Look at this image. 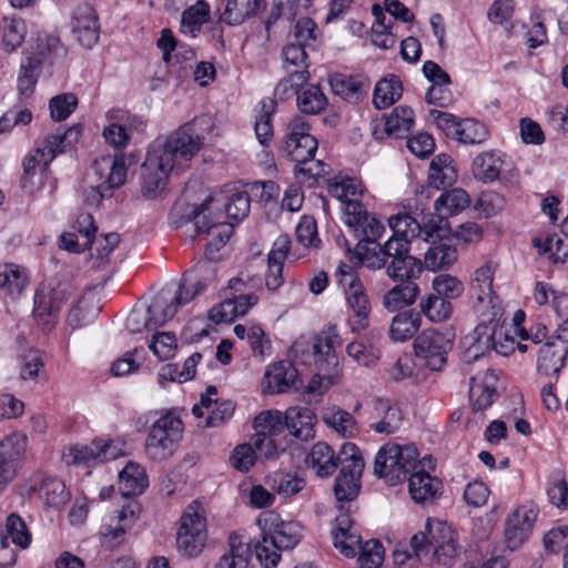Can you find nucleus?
Segmentation results:
<instances>
[{
	"instance_id": "f257e3e1",
	"label": "nucleus",
	"mask_w": 568,
	"mask_h": 568,
	"mask_svg": "<svg viewBox=\"0 0 568 568\" xmlns=\"http://www.w3.org/2000/svg\"><path fill=\"white\" fill-rule=\"evenodd\" d=\"M212 126L211 118L200 115L181 125L164 139H156L150 146L141 168L142 194L148 199H156L164 192L169 176L189 168L192 159L199 153L204 138L199 130Z\"/></svg>"
},
{
	"instance_id": "f03ea898",
	"label": "nucleus",
	"mask_w": 568,
	"mask_h": 568,
	"mask_svg": "<svg viewBox=\"0 0 568 568\" xmlns=\"http://www.w3.org/2000/svg\"><path fill=\"white\" fill-rule=\"evenodd\" d=\"M415 555L430 566L453 567L464 548L459 544L458 532L442 521L427 520L425 530L410 539Z\"/></svg>"
},
{
	"instance_id": "7ed1b4c3",
	"label": "nucleus",
	"mask_w": 568,
	"mask_h": 568,
	"mask_svg": "<svg viewBox=\"0 0 568 568\" xmlns=\"http://www.w3.org/2000/svg\"><path fill=\"white\" fill-rule=\"evenodd\" d=\"M257 525L262 530L255 545V555L263 568H274L281 560V551L294 548L300 539V528L294 521H284L275 511L258 516Z\"/></svg>"
},
{
	"instance_id": "20e7f679",
	"label": "nucleus",
	"mask_w": 568,
	"mask_h": 568,
	"mask_svg": "<svg viewBox=\"0 0 568 568\" xmlns=\"http://www.w3.org/2000/svg\"><path fill=\"white\" fill-rule=\"evenodd\" d=\"M335 277L352 312L347 321L351 331L357 333L366 329L369 326L372 304L363 282L353 266L343 262L338 264Z\"/></svg>"
},
{
	"instance_id": "39448f33",
	"label": "nucleus",
	"mask_w": 568,
	"mask_h": 568,
	"mask_svg": "<svg viewBox=\"0 0 568 568\" xmlns=\"http://www.w3.org/2000/svg\"><path fill=\"white\" fill-rule=\"evenodd\" d=\"M183 422L178 414L169 410L150 427L145 439V454L154 462L171 458L183 437Z\"/></svg>"
},
{
	"instance_id": "423d86ee",
	"label": "nucleus",
	"mask_w": 568,
	"mask_h": 568,
	"mask_svg": "<svg viewBox=\"0 0 568 568\" xmlns=\"http://www.w3.org/2000/svg\"><path fill=\"white\" fill-rule=\"evenodd\" d=\"M419 466L418 450L415 446L387 443L379 448L375 456L374 473L392 485H396L405 480L410 471Z\"/></svg>"
},
{
	"instance_id": "0eeeda50",
	"label": "nucleus",
	"mask_w": 568,
	"mask_h": 568,
	"mask_svg": "<svg viewBox=\"0 0 568 568\" xmlns=\"http://www.w3.org/2000/svg\"><path fill=\"white\" fill-rule=\"evenodd\" d=\"M334 493L339 501L353 500L361 489V476L365 467L359 448L353 443H344L337 453V468Z\"/></svg>"
},
{
	"instance_id": "6e6552de",
	"label": "nucleus",
	"mask_w": 568,
	"mask_h": 568,
	"mask_svg": "<svg viewBox=\"0 0 568 568\" xmlns=\"http://www.w3.org/2000/svg\"><path fill=\"white\" fill-rule=\"evenodd\" d=\"M176 536L178 550L187 557L199 556L206 541V519L201 504H190L182 517Z\"/></svg>"
},
{
	"instance_id": "1a4fd4ad",
	"label": "nucleus",
	"mask_w": 568,
	"mask_h": 568,
	"mask_svg": "<svg viewBox=\"0 0 568 568\" xmlns=\"http://www.w3.org/2000/svg\"><path fill=\"white\" fill-rule=\"evenodd\" d=\"M342 344L343 341L336 326L324 328L313 339L314 364L322 376L327 378L329 383H334L342 371L341 358L337 353Z\"/></svg>"
},
{
	"instance_id": "9d476101",
	"label": "nucleus",
	"mask_w": 568,
	"mask_h": 568,
	"mask_svg": "<svg viewBox=\"0 0 568 568\" xmlns=\"http://www.w3.org/2000/svg\"><path fill=\"white\" fill-rule=\"evenodd\" d=\"M73 288L69 282L41 285L34 295L33 315L43 328L52 327L64 303L72 296Z\"/></svg>"
},
{
	"instance_id": "9b49d317",
	"label": "nucleus",
	"mask_w": 568,
	"mask_h": 568,
	"mask_svg": "<svg viewBox=\"0 0 568 568\" xmlns=\"http://www.w3.org/2000/svg\"><path fill=\"white\" fill-rule=\"evenodd\" d=\"M454 338L455 334L450 329H425L414 341L415 354L432 371H439L453 348Z\"/></svg>"
},
{
	"instance_id": "f8f14e48",
	"label": "nucleus",
	"mask_w": 568,
	"mask_h": 568,
	"mask_svg": "<svg viewBox=\"0 0 568 568\" xmlns=\"http://www.w3.org/2000/svg\"><path fill=\"white\" fill-rule=\"evenodd\" d=\"M213 197H206L200 205H193L190 211L182 216V221L176 227L182 226L183 223L192 222L196 235L209 234L211 240L206 243V248L211 252L219 251L230 240L232 233L231 224L215 223L209 216L210 204Z\"/></svg>"
},
{
	"instance_id": "ddd939ff",
	"label": "nucleus",
	"mask_w": 568,
	"mask_h": 568,
	"mask_svg": "<svg viewBox=\"0 0 568 568\" xmlns=\"http://www.w3.org/2000/svg\"><path fill=\"white\" fill-rule=\"evenodd\" d=\"M92 171L99 183L85 192L92 193L98 200L111 196L112 190L120 187L126 179V165L122 154H108L97 159L92 164Z\"/></svg>"
},
{
	"instance_id": "4468645a",
	"label": "nucleus",
	"mask_w": 568,
	"mask_h": 568,
	"mask_svg": "<svg viewBox=\"0 0 568 568\" xmlns=\"http://www.w3.org/2000/svg\"><path fill=\"white\" fill-rule=\"evenodd\" d=\"M539 516V508L529 501L514 508L505 520V542L508 549L520 548L530 537Z\"/></svg>"
},
{
	"instance_id": "2eb2a0df",
	"label": "nucleus",
	"mask_w": 568,
	"mask_h": 568,
	"mask_svg": "<svg viewBox=\"0 0 568 568\" xmlns=\"http://www.w3.org/2000/svg\"><path fill=\"white\" fill-rule=\"evenodd\" d=\"M284 151L296 163L295 166L314 159L317 140L310 134V126L302 118H296L290 123L284 141Z\"/></svg>"
},
{
	"instance_id": "dca6fc26",
	"label": "nucleus",
	"mask_w": 568,
	"mask_h": 568,
	"mask_svg": "<svg viewBox=\"0 0 568 568\" xmlns=\"http://www.w3.org/2000/svg\"><path fill=\"white\" fill-rule=\"evenodd\" d=\"M343 221L357 242L378 241L385 226L373 215L368 214L362 202H351L343 209Z\"/></svg>"
},
{
	"instance_id": "f3484780",
	"label": "nucleus",
	"mask_w": 568,
	"mask_h": 568,
	"mask_svg": "<svg viewBox=\"0 0 568 568\" xmlns=\"http://www.w3.org/2000/svg\"><path fill=\"white\" fill-rule=\"evenodd\" d=\"M27 449V437L11 434L0 442V488L11 481Z\"/></svg>"
},
{
	"instance_id": "a211bd4d",
	"label": "nucleus",
	"mask_w": 568,
	"mask_h": 568,
	"mask_svg": "<svg viewBox=\"0 0 568 568\" xmlns=\"http://www.w3.org/2000/svg\"><path fill=\"white\" fill-rule=\"evenodd\" d=\"M71 32L75 40L85 49L95 45L100 38V23L94 9L88 4H80L73 12Z\"/></svg>"
},
{
	"instance_id": "6ab92c4d",
	"label": "nucleus",
	"mask_w": 568,
	"mask_h": 568,
	"mask_svg": "<svg viewBox=\"0 0 568 568\" xmlns=\"http://www.w3.org/2000/svg\"><path fill=\"white\" fill-rule=\"evenodd\" d=\"M119 455L118 448L111 442L97 440L90 446L75 445L65 455L68 464L104 463L115 459Z\"/></svg>"
},
{
	"instance_id": "aec40b11",
	"label": "nucleus",
	"mask_w": 568,
	"mask_h": 568,
	"mask_svg": "<svg viewBox=\"0 0 568 568\" xmlns=\"http://www.w3.org/2000/svg\"><path fill=\"white\" fill-rule=\"evenodd\" d=\"M457 170L453 164V159L446 153H439L433 158L428 170V186H423L420 194L430 196V187L437 190L452 186L457 181Z\"/></svg>"
},
{
	"instance_id": "412c9836",
	"label": "nucleus",
	"mask_w": 568,
	"mask_h": 568,
	"mask_svg": "<svg viewBox=\"0 0 568 568\" xmlns=\"http://www.w3.org/2000/svg\"><path fill=\"white\" fill-rule=\"evenodd\" d=\"M353 520L348 514H341L335 519L333 529V544L342 555L353 558L363 547L361 536L352 531Z\"/></svg>"
},
{
	"instance_id": "4be33fe9",
	"label": "nucleus",
	"mask_w": 568,
	"mask_h": 568,
	"mask_svg": "<svg viewBox=\"0 0 568 568\" xmlns=\"http://www.w3.org/2000/svg\"><path fill=\"white\" fill-rule=\"evenodd\" d=\"M568 357V346L559 345L556 342H547L540 346L537 356V369L540 374L549 377H555V383L558 375L566 364Z\"/></svg>"
},
{
	"instance_id": "5701e85b",
	"label": "nucleus",
	"mask_w": 568,
	"mask_h": 568,
	"mask_svg": "<svg viewBox=\"0 0 568 568\" xmlns=\"http://www.w3.org/2000/svg\"><path fill=\"white\" fill-rule=\"evenodd\" d=\"M252 555L247 538L231 532L227 538V549L220 557L214 568H247Z\"/></svg>"
},
{
	"instance_id": "b1692460",
	"label": "nucleus",
	"mask_w": 568,
	"mask_h": 568,
	"mask_svg": "<svg viewBox=\"0 0 568 568\" xmlns=\"http://www.w3.org/2000/svg\"><path fill=\"white\" fill-rule=\"evenodd\" d=\"M329 85L334 94L347 102L356 103L366 97L371 83L363 77L335 73L329 77Z\"/></svg>"
},
{
	"instance_id": "393cba45",
	"label": "nucleus",
	"mask_w": 568,
	"mask_h": 568,
	"mask_svg": "<svg viewBox=\"0 0 568 568\" xmlns=\"http://www.w3.org/2000/svg\"><path fill=\"white\" fill-rule=\"evenodd\" d=\"M264 378L266 389L271 394L285 393L292 387L297 388V369L287 361H280L268 367Z\"/></svg>"
},
{
	"instance_id": "a878e982",
	"label": "nucleus",
	"mask_w": 568,
	"mask_h": 568,
	"mask_svg": "<svg viewBox=\"0 0 568 568\" xmlns=\"http://www.w3.org/2000/svg\"><path fill=\"white\" fill-rule=\"evenodd\" d=\"M67 55V49L59 37L48 33H39L36 39V45L27 57H33L39 60L40 67H53L57 61Z\"/></svg>"
},
{
	"instance_id": "bb28decb",
	"label": "nucleus",
	"mask_w": 568,
	"mask_h": 568,
	"mask_svg": "<svg viewBox=\"0 0 568 568\" xmlns=\"http://www.w3.org/2000/svg\"><path fill=\"white\" fill-rule=\"evenodd\" d=\"M374 418L371 427L378 434L390 435L400 428L403 415L400 409L388 399L376 398L374 400Z\"/></svg>"
},
{
	"instance_id": "cd10ccee",
	"label": "nucleus",
	"mask_w": 568,
	"mask_h": 568,
	"mask_svg": "<svg viewBox=\"0 0 568 568\" xmlns=\"http://www.w3.org/2000/svg\"><path fill=\"white\" fill-rule=\"evenodd\" d=\"M316 415L310 407L294 406L286 409V428L304 442L315 437Z\"/></svg>"
},
{
	"instance_id": "c85d7f7f",
	"label": "nucleus",
	"mask_w": 568,
	"mask_h": 568,
	"mask_svg": "<svg viewBox=\"0 0 568 568\" xmlns=\"http://www.w3.org/2000/svg\"><path fill=\"white\" fill-rule=\"evenodd\" d=\"M307 466L321 478L331 477L337 469V454L324 443H315L306 457Z\"/></svg>"
},
{
	"instance_id": "c756f323",
	"label": "nucleus",
	"mask_w": 568,
	"mask_h": 568,
	"mask_svg": "<svg viewBox=\"0 0 568 568\" xmlns=\"http://www.w3.org/2000/svg\"><path fill=\"white\" fill-rule=\"evenodd\" d=\"M307 48L303 44L288 42L282 49V67L285 72H293V77L300 81H308L310 62L306 52Z\"/></svg>"
},
{
	"instance_id": "7c9ffc66",
	"label": "nucleus",
	"mask_w": 568,
	"mask_h": 568,
	"mask_svg": "<svg viewBox=\"0 0 568 568\" xmlns=\"http://www.w3.org/2000/svg\"><path fill=\"white\" fill-rule=\"evenodd\" d=\"M406 479L412 498L419 504L432 500L440 488V481L425 471L422 465L410 471Z\"/></svg>"
},
{
	"instance_id": "2f4dec72",
	"label": "nucleus",
	"mask_w": 568,
	"mask_h": 568,
	"mask_svg": "<svg viewBox=\"0 0 568 568\" xmlns=\"http://www.w3.org/2000/svg\"><path fill=\"white\" fill-rule=\"evenodd\" d=\"M420 325V313L415 310H406L393 317L388 334L392 341L403 343L415 336Z\"/></svg>"
},
{
	"instance_id": "473e14b6",
	"label": "nucleus",
	"mask_w": 568,
	"mask_h": 568,
	"mask_svg": "<svg viewBox=\"0 0 568 568\" xmlns=\"http://www.w3.org/2000/svg\"><path fill=\"white\" fill-rule=\"evenodd\" d=\"M503 163L499 152H483L473 160L471 173L477 181L491 183L499 179Z\"/></svg>"
},
{
	"instance_id": "72a5a7b5",
	"label": "nucleus",
	"mask_w": 568,
	"mask_h": 568,
	"mask_svg": "<svg viewBox=\"0 0 568 568\" xmlns=\"http://www.w3.org/2000/svg\"><path fill=\"white\" fill-rule=\"evenodd\" d=\"M458 258V251L455 245L447 242L430 243L425 253L424 265L427 270L436 272L453 266Z\"/></svg>"
},
{
	"instance_id": "f704fd0d",
	"label": "nucleus",
	"mask_w": 568,
	"mask_h": 568,
	"mask_svg": "<svg viewBox=\"0 0 568 568\" xmlns=\"http://www.w3.org/2000/svg\"><path fill=\"white\" fill-rule=\"evenodd\" d=\"M419 294V287L414 282H404L395 285L383 296V306L394 313L406 306L413 305Z\"/></svg>"
},
{
	"instance_id": "c9c22d12",
	"label": "nucleus",
	"mask_w": 568,
	"mask_h": 568,
	"mask_svg": "<svg viewBox=\"0 0 568 568\" xmlns=\"http://www.w3.org/2000/svg\"><path fill=\"white\" fill-rule=\"evenodd\" d=\"M148 486L144 469L136 464L129 463L119 473V489L124 497L141 495Z\"/></svg>"
},
{
	"instance_id": "e433bc0d",
	"label": "nucleus",
	"mask_w": 568,
	"mask_h": 568,
	"mask_svg": "<svg viewBox=\"0 0 568 568\" xmlns=\"http://www.w3.org/2000/svg\"><path fill=\"white\" fill-rule=\"evenodd\" d=\"M80 133V126H71L69 129L59 126L54 133L48 135L44 141V145L39 146V149H44L43 153L45 154V162H51L57 154L63 152L67 146L75 143Z\"/></svg>"
},
{
	"instance_id": "4c0bfd02",
	"label": "nucleus",
	"mask_w": 568,
	"mask_h": 568,
	"mask_svg": "<svg viewBox=\"0 0 568 568\" xmlns=\"http://www.w3.org/2000/svg\"><path fill=\"white\" fill-rule=\"evenodd\" d=\"M496 272V264L486 262L474 272L470 282V292L479 303L491 302L494 296L493 281Z\"/></svg>"
},
{
	"instance_id": "58836bf2",
	"label": "nucleus",
	"mask_w": 568,
	"mask_h": 568,
	"mask_svg": "<svg viewBox=\"0 0 568 568\" xmlns=\"http://www.w3.org/2000/svg\"><path fill=\"white\" fill-rule=\"evenodd\" d=\"M423 272V263L409 253L399 258L390 260L386 265L387 275L394 281L413 282L412 280L419 277Z\"/></svg>"
},
{
	"instance_id": "ea45409f",
	"label": "nucleus",
	"mask_w": 568,
	"mask_h": 568,
	"mask_svg": "<svg viewBox=\"0 0 568 568\" xmlns=\"http://www.w3.org/2000/svg\"><path fill=\"white\" fill-rule=\"evenodd\" d=\"M444 212H432L423 215L420 237L427 243L443 241L450 234L449 223Z\"/></svg>"
},
{
	"instance_id": "a19ab883",
	"label": "nucleus",
	"mask_w": 568,
	"mask_h": 568,
	"mask_svg": "<svg viewBox=\"0 0 568 568\" xmlns=\"http://www.w3.org/2000/svg\"><path fill=\"white\" fill-rule=\"evenodd\" d=\"M262 0H225L221 19L231 26L241 24L247 18L256 14Z\"/></svg>"
},
{
	"instance_id": "79ce46f5",
	"label": "nucleus",
	"mask_w": 568,
	"mask_h": 568,
	"mask_svg": "<svg viewBox=\"0 0 568 568\" xmlns=\"http://www.w3.org/2000/svg\"><path fill=\"white\" fill-rule=\"evenodd\" d=\"M209 18L210 7L205 1L200 0L183 11L180 30L183 34L194 38Z\"/></svg>"
},
{
	"instance_id": "37998d69",
	"label": "nucleus",
	"mask_w": 568,
	"mask_h": 568,
	"mask_svg": "<svg viewBox=\"0 0 568 568\" xmlns=\"http://www.w3.org/2000/svg\"><path fill=\"white\" fill-rule=\"evenodd\" d=\"M8 539H11L12 544L26 549L31 542V532L28 530L26 523L17 514H11L6 520V535H0V547L6 548L8 546Z\"/></svg>"
},
{
	"instance_id": "c03bdc74",
	"label": "nucleus",
	"mask_w": 568,
	"mask_h": 568,
	"mask_svg": "<svg viewBox=\"0 0 568 568\" xmlns=\"http://www.w3.org/2000/svg\"><path fill=\"white\" fill-rule=\"evenodd\" d=\"M418 311L420 315H425L430 322L440 323L448 320L453 314V305L445 297L434 293L420 298Z\"/></svg>"
},
{
	"instance_id": "a18cd8bd",
	"label": "nucleus",
	"mask_w": 568,
	"mask_h": 568,
	"mask_svg": "<svg viewBox=\"0 0 568 568\" xmlns=\"http://www.w3.org/2000/svg\"><path fill=\"white\" fill-rule=\"evenodd\" d=\"M297 106L305 114H320L325 111L328 101L320 85L312 84L296 92Z\"/></svg>"
},
{
	"instance_id": "49530a36",
	"label": "nucleus",
	"mask_w": 568,
	"mask_h": 568,
	"mask_svg": "<svg viewBox=\"0 0 568 568\" xmlns=\"http://www.w3.org/2000/svg\"><path fill=\"white\" fill-rule=\"evenodd\" d=\"M414 124V111L409 106H396L385 120V132L389 136L404 138Z\"/></svg>"
},
{
	"instance_id": "de8ad7c7",
	"label": "nucleus",
	"mask_w": 568,
	"mask_h": 568,
	"mask_svg": "<svg viewBox=\"0 0 568 568\" xmlns=\"http://www.w3.org/2000/svg\"><path fill=\"white\" fill-rule=\"evenodd\" d=\"M403 94L402 82L395 75L378 81L374 89L373 103L376 109L394 104Z\"/></svg>"
},
{
	"instance_id": "09e8293b",
	"label": "nucleus",
	"mask_w": 568,
	"mask_h": 568,
	"mask_svg": "<svg viewBox=\"0 0 568 568\" xmlns=\"http://www.w3.org/2000/svg\"><path fill=\"white\" fill-rule=\"evenodd\" d=\"M328 192L341 202V210L351 202H361L363 194L362 183L354 178H343L328 184Z\"/></svg>"
},
{
	"instance_id": "8fccbe9b",
	"label": "nucleus",
	"mask_w": 568,
	"mask_h": 568,
	"mask_svg": "<svg viewBox=\"0 0 568 568\" xmlns=\"http://www.w3.org/2000/svg\"><path fill=\"white\" fill-rule=\"evenodd\" d=\"M255 435L274 437L286 428V413L278 410H264L260 413L253 423Z\"/></svg>"
},
{
	"instance_id": "3c124183",
	"label": "nucleus",
	"mask_w": 568,
	"mask_h": 568,
	"mask_svg": "<svg viewBox=\"0 0 568 568\" xmlns=\"http://www.w3.org/2000/svg\"><path fill=\"white\" fill-rule=\"evenodd\" d=\"M178 308L165 291L160 292L148 307V315L154 329L173 318Z\"/></svg>"
},
{
	"instance_id": "603ef678",
	"label": "nucleus",
	"mask_w": 568,
	"mask_h": 568,
	"mask_svg": "<svg viewBox=\"0 0 568 568\" xmlns=\"http://www.w3.org/2000/svg\"><path fill=\"white\" fill-rule=\"evenodd\" d=\"M469 204L470 196L468 193L460 187H455L442 193L435 201L434 209L437 212L454 215L467 209Z\"/></svg>"
},
{
	"instance_id": "864d4df0",
	"label": "nucleus",
	"mask_w": 568,
	"mask_h": 568,
	"mask_svg": "<svg viewBox=\"0 0 568 568\" xmlns=\"http://www.w3.org/2000/svg\"><path fill=\"white\" fill-rule=\"evenodd\" d=\"M39 497L47 506L54 508H61L70 499L64 483L54 477H47L42 480L39 487Z\"/></svg>"
},
{
	"instance_id": "5fc2aeb1",
	"label": "nucleus",
	"mask_w": 568,
	"mask_h": 568,
	"mask_svg": "<svg viewBox=\"0 0 568 568\" xmlns=\"http://www.w3.org/2000/svg\"><path fill=\"white\" fill-rule=\"evenodd\" d=\"M27 283L28 277L19 265H0V288L6 290L11 297H18Z\"/></svg>"
},
{
	"instance_id": "6e6d98bb",
	"label": "nucleus",
	"mask_w": 568,
	"mask_h": 568,
	"mask_svg": "<svg viewBox=\"0 0 568 568\" xmlns=\"http://www.w3.org/2000/svg\"><path fill=\"white\" fill-rule=\"evenodd\" d=\"M355 255L361 264L369 270H381L387 265L385 253H383L382 245L377 241L357 242Z\"/></svg>"
},
{
	"instance_id": "4d7b16f0",
	"label": "nucleus",
	"mask_w": 568,
	"mask_h": 568,
	"mask_svg": "<svg viewBox=\"0 0 568 568\" xmlns=\"http://www.w3.org/2000/svg\"><path fill=\"white\" fill-rule=\"evenodd\" d=\"M44 149H39L29 154L22 163L23 166V175L21 176L20 183L21 187L29 193L34 192L37 189H39L42 185V179L39 178L38 183H34L33 178L37 174V169L40 164H43L44 168H47L50 162H45L44 159Z\"/></svg>"
},
{
	"instance_id": "13d9d810",
	"label": "nucleus",
	"mask_w": 568,
	"mask_h": 568,
	"mask_svg": "<svg viewBox=\"0 0 568 568\" xmlns=\"http://www.w3.org/2000/svg\"><path fill=\"white\" fill-rule=\"evenodd\" d=\"M257 302V297L253 294L240 295L234 300H227L221 304V312L217 314H212V317L216 322H227L233 317L243 316L246 312L255 305Z\"/></svg>"
},
{
	"instance_id": "bf43d9fd",
	"label": "nucleus",
	"mask_w": 568,
	"mask_h": 568,
	"mask_svg": "<svg viewBox=\"0 0 568 568\" xmlns=\"http://www.w3.org/2000/svg\"><path fill=\"white\" fill-rule=\"evenodd\" d=\"M388 225L393 231V235L407 240L410 244L412 240L420 237V222L408 213H398L388 219Z\"/></svg>"
},
{
	"instance_id": "052dcab7",
	"label": "nucleus",
	"mask_w": 568,
	"mask_h": 568,
	"mask_svg": "<svg viewBox=\"0 0 568 568\" xmlns=\"http://www.w3.org/2000/svg\"><path fill=\"white\" fill-rule=\"evenodd\" d=\"M324 422L343 437H352L357 433V423L354 416L344 409L334 407L327 410Z\"/></svg>"
},
{
	"instance_id": "680f3d73",
	"label": "nucleus",
	"mask_w": 568,
	"mask_h": 568,
	"mask_svg": "<svg viewBox=\"0 0 568 568\" xmlns=\"http://www.w3.org/2000/svg\"><path fill=\"white\" fill-rule=\"evenodd\" d=\"M27 34V26L22 19L2 20V40L6 49L10 52L17 50L23 42Z\"/></svg>"
},
{
	"instance_id": "e2e57ef3",
	"label": "nucleus",
	"mask_w": 568,
	"mask_h": 568,
	"mask_svg": "<svg viewBox=\"0 0 568 568\" xmlns=\"http://www.w3.org/2000/svg\"><path fill=\"white\" fill-rule=\"evenodd\" d=\"M261 109L255 120V134L262 145H267L273 131L271 116L275 110V102L271 99H264L260 102Z\"/></svg>"
},
{
	"instance_id": "0e129e2a",
	"label": "nucleus",
	"mask_w": 568,
	"mask_h": 568,
	"mask_svg": "<svg viewBox=\"0 0 568 568\" xmlns=\"http://www.w3.org/2000/svg\"><path fill=\"white\" fill-rule=\"evenodd\" d=\"M487 138L488 131L486 126L473 119L462 120L455 136V139L465 144H479L486 141Z\"/></svg>"
},
{
	"instance_id": "69168bd1",
	"label": "nucleus",
	"mask_w": 568,
	"mask_h": 568,
	"mask_svg": "<svg viewBox=\"0 0 568 568\" xmlns=\"http://www.w3.org/2000/svg\"><path fill=\"white\" fill-rule=\"evenodd\" d=\"M251 209V195L247 191H236L230 195L225 203V212L229 219L236 222L245 219Z\"/></svg>"
},
{
	"instance_id": "338daca9",
	"label": "nucleus",
	"mask_w": 568,
	"mask_h": 568,
	"mask_svg": "<svg viewBox=\"0 0 568 568\" xmlns=\"http://www.w3.org/2000/svg\"><path fill=\"white\" fill-rule=\"evenodd\" d=\"M434 294L447 301L459 297L464 292V284L456 276L442 274L433 280Z\"/></svg>"
},
{
	"instance_id": "774afa93",
	"label": "nucleus",
	"mask_w": 568,
	"mask_h": 568,
	"mask_svg": "<svg viewBox=\"0 0 568 568\" xmlns=\"http://www.w3.org/2000/svg\"><path fill=\"white\" fill-rule=\"evenodd\" d=\"M78 99L73 93H63L55 95L49 101V109L52 120L60 122L69 118L75 110Z\"/></svg>"
}]
</instances>
